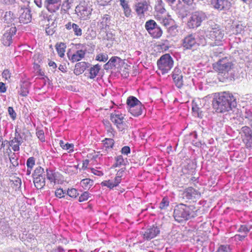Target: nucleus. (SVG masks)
<instances>
[{"label": "nucleus", "mask_w": 252, "mask_h": 252, "mask_svg": "<svg viewBox=\"0 0 252 252\" xmlns=\"http://www.w3.org/2000/svg\"><path fill=\"white\" fill-rule=\"evenodd\" d=\"M236 99L230 93H215L212 100V106L217 113H223L232 110L236 105Z\"/></svg>", "instance_id": "f257e3e1"}, {"label": "nucleus", "mask_w": 252, "mask_h": 252, "mask_svg": "<svg viewBox=\"0 0 252 252\" xmlns=\"http://www.w3.org/2000/svg\"><path fill=\"white\" fill-rule=\"evenodd\" d=\"M197 210L194 205L187 206L180 204L175 207L173 216L178 222L193 218L196 215Z\"/></svg>", "instance_id": "f03ea898"}, {"label": "nucleus", "mask_w": 252, "mask_h": 252, "mask_svg": "<svg viewBox=\"0 0 252 252\" xmlns=\"http://www.w3.org/2000/svg\"><path fill=\"white\" fill-rule=\"evenodd\" d=\"M207 36L214 42L216 45H220L222 44L224 33L220 26L214 24L208 28Z\"/></svg>", "instance_id": "7ed1b4c3"}, {"label": "nucleus", "mask_w": 252, "mask_h": 252, "mask_svg": "<svg viewBox=\"0 0 252 252\" xmlns=\"http://www.w3.org/2000/svg\"><path fill=\"white\" fill-rule=\"evenodd\" d=\"M173 60L169 54H165L160 57L157 62L158 69L162 74L167 73L172 68Z\"/></svg>", "instance_id": "20e7f679"}, {"label": "nucleus", "mask_w": 252, "mask_h": 252, "mask_svg": "<svg viewBox=\"0 0 252 252\" xmlns=\"http://www.w3.org/2000/svg\"><path fill=\"white\" fill-rule=\"evenodd\" d=\"M206 42L204 39L201 41H198L195 35L193 34H190L185 36L182 40V45L184 48L186 50H191L193 48L199 46H205Z\"/></svg>", "instance_id": "39448f33"}, {"label": "nucleus", "mask_w": 252, "mask_h": 252, "mask_svg": "<svg viewBox=\"0 0 252 252\" xmlns=\"http://www.w3.org/2000/svg\"><path fill=\"white\" fill-rule=\"evenodd\" d=\"M110 120L120 131H123L127 129L124 114L115 111L111 114Z\"/></svg>", "instance_id": "423d86ee"}, {"label": "nucleus", "mask_w": 252, "mask_h": 252, "mask_svg": "<svg viewBox=\"0 0 252 252\" xmlns=\"http://www.w3.org/2000/svg\"><path fill=\"white\" fill-rule=\"evenodd\" d=\"M232 62L227 61L225 59H220L213 64V69L218 73L225 74L229 72L233 67Z\"/></svg>", "instance_id": "0eeeda50"}, {"label": "nucleus", "mask_w": 252, "mask_h": 252, "mask_svg": "<svg viewBox=\"0 0 252 252\" xmlns=\"http://www.w3.org/2000/svg\"><path fill=\"white\" fill-rule=\"evenodd\" d=\"M17 31L15 26L10 27L9 26L4 29L1 40L4 46H8L12 43V37Z\"/></svg>", "instance_id": "6e6552de"}, {"label": "nucleus", "mask_w": 252, "mask_h": 252, "mask_svg": "<svg viewBox=\"0 0 252 252\" xmlns=\"http://www.w3.org/2000/svg\"><path fill=\"white\" fill-rule=\"evenodd\" d=\"M204 16L202 14L195 12L191 14L188 22V26L190 29H194L199 27L203 20Z\"/></svg>", "instance_id": "1a4fd4ad"}, {"label": "nucleus", "mask_w": 252, "mask_h": 252, "mask_svg": "<svg viewBox=\"0 0 252 252\" xmlns=\"http://www.w3.org/2000/svg\"><path fill=\"white\" fill-rule=\"evenodd\" d=\"M159 233V228L157 226L153 225L142 232V235L143 239L149 241L157 236Z\"/></svg>", "instance_id": "9d476101"}, {"label": "nucleus", "mask_w": 252, "mask_h": 252, "mask_svg": "<svg viewBox=\"0 0 252 252\" xmlns=\"http://www.w3.org/2000/svg\"><path fill=\"white\" fill-rule=\"evenodd\" d=\"M213 7L220 11H226L231 7V3L228 0H211Z\"/></svg>", "instance_id": "9b49d317"}, {"label": "nucleus", "mask_w": 252, "mask_h": 252, "mask_svg": "<svg viewBox=\"0 0 252 252\" xmlns=\"http://www.w3.org/2000/svg\"><path fill=\"white\" fill-rule=\"evenodd\" d=\"M241 136L247 147L252 148V131L251 128L247 126L242 127Z\"/></svg>", "instance_id": "f8f14e48"}, {"label": "nucleus", "mask_w": 252, "mask_h": 252, "mask_svg": "<svg viewBox=\"0 0 252 252\" xmlns=\"http://www.w3.org/2000/svg\"><path fill=\"white\" fill-rule=\"evenodd\" d=\"M46 176L47 179L55 185L62 184L63 183L62 175L58 172H55L51 169H46Z\"/></svg>", "instance_id": "ddd939ff"}, {"label": "nucleus", "mask_w": 252, "mask_h": 252, "mask_svg": "<svg viewBox=\"0 0 252 252\" xmlns=\"http://www.w3.org/2000/svg\"><path fill=\"white\" fill-rule=\"evenodd\" d=\"M182 195L184 198L188 200H193L199 198L201 196V193L195 189L189 187L185 189Z\"/></svg>", "instance_id": "4468645a"}, {"label": "nucleus", "mask_w": 252, "mask_h": 252, "mask_svg": "<svg viewBox=\"0 0 252 252\" xmlns=\"http://www.w3.org/2000/svg\"><path fill=\"white\" fill-rule=\"evenodd\" d=\"M62 0H45L44 6L51 12L58 10L62 6Z\"/></svg>", "instance_id": "2eb2a0df"}, {"label": "nucleus", "mask_w": 252, "mask_h": 252, "mask_svg": "<svg viewBox=\"0 0 252 252\" xmlns=\"http://www.w3.org/2000/svg\"><path fill=\"white\" fill-rule=\"evenodd\" d=\"M158 4L155 7L156 12L155 14V18L156 20L160 22L161 20L165 17V9L163 5L162 0H157Z\"/></svg>", "instance_id": "dca6fc26"}, {"label": "nucleus", "mask_w": 252, "mask_h": 252, "mask_svg": "<svg viewBox=\"0 0 252 252\" xmlns=\"http://www.w3.org/2000/svg\"><path fill=\"white\" fill-rule=\"evenodd\" d=\"M149 5V1L144 0L138 2L135 5V12L138 16H144L145 13L148 10Z\"/></svg>", "instance_id": "f3484780"}, {"label": "nucleus", "mask_w": 252, "mask_h": 252, "mask_svg": "<svg viewBox=\"0 0 252 252\" xmlns=\"http://www.w3.org/2000/svg\"><path fill=\"white\" fill-rule=\"evenodd\" d=\"M174 82L178 88H181L183 86V76L181 70L175 68L172 73Z\"/></svg>", "instance_id": "a211bd4d"}, {"label": "nucleus", "mask_w": 252, "mask_h": 252, "mask_svg": "<svg viewBox=\"0 0 252 252\" xmlns=\"http://www.w3.org/2000/svg\"><path fill=\"white\" fill-rule=\"evenodd\" d=\"M20 14L19 21L21 23L27 24L32 20L31 10L28 8H21L19 11Z\"/></svg>", "instance_id": "6ab92c4d"}, {"label": "nucleus", "mask_w": 252, "mask_h": 252, "mask_svg": "<svg viewBox=\"0 0 252 252\" xmlns=\"http://www.w3.org/2000/svg\"><path fill=\"white\" fill-rule=\"evenodd\" d=\"M85 55V52L83 50H78L72 55L67 53L68 58L73 63L81 60L84 58Z\"/></svg>", "instance_id": "aec40b11"}, {"label": "nucleus", "mask_w": 252, "mask_h": 252, "mask_svg": "<svg viewBox=\"0 0 252 252\" xmlns=\"http://www.w3.org/2000/svg\"><path fill=\"white\" fill-rule=\"evenodd\" d=\"M16 19V16L14 15L13 12L10 11L5 12L2 17L3 22L10 25L11 27L15 26L14 22Z\"/></svg>", "instance_id": "412c9836"}, {"label": "nucleus", "mask_w": 252, "mask_h": 252, "mask_svg": "<svg viewBox=\"0 0 252 252\" xmlns=\"http://www.w3.org/2000/svg\"><path fill=\"white\" fill-rule=\"evenodd\" d=\"M76 11L78 15L80 16L84 20L87 19L90 14V11L88 8L80 4L76 7Z\"/></svg>", "instance_id": "4be33fe9"}, {"label": "nucleus", "mask_w": 252, "mask_h": 252, "mask_svg": "<svg viewBox=\"0 0 252 252\" xmlns=\"http://www.w3.org/2000/svg\"><path fill=\"white\" fill-rule=\"evenodd\" d=\"M143 108V106L141 102H140L139 103L134 105L133 107H129L128 111L131 113L132 115L137 117L141 115Z\"/></svg>", "instance_id": "5701e85b"}, {"label": "nucleus", "mask_w": 252, "mask_h": 252, "mask_svg": "<svg viewBox=\"0 0 252 252\" xmlns=\"http://www.w3.org/2000/svg\"><path fill=\"white\" fill-rule=\"evenodd\" d=\"M87 67L88 64L86 62H81L78 63L75 65L74 73L76 75H80L84 72Z\"/></svg>", "instance_id": "b1692460"}, {"label": "nucleus", "mask_w": 252, "mask_h": 252, "mask_svg": "<svg viewBox=\"0 0 252 252\" xmlns=\"http://www.w3.org/2000/svg\"><path fill=\"white\" fill-rule=\"evenodd\" d=\"M120 5L122 7L124 15L126 17H129L131 15V10L128 5L127 1L120 0Z\"/></svg>", "instance_id": "393cba45"}, {"label": "nucleus", "mask_w": 252, "mask_h": 252, "mask_svg": "<svg viewBox=\"0 0 252 252\" xmlns=\"http://www.w3.org/2000/svg\"><path fill=\"white\" fill-rule=\"evenodd\" d=\"M33 182L35 186L37 189H41L43 186H45V174L40 175L39 176H37V177H34L33 178Z\"/></svg>", "instance_id": "a878e982"}, {"label": "nucleus", "mask_w": 252, "mask_h": 252, "mask_svg": "<svg viewBox=\"0 0 252 252\" xmlns=\"http://www.w3.org/2000/svg\"><path fill=\"white\" fill-rule=\"evenodd\" d=\"M93 185L94 181L89 178H85L80 181L81 186L85 190H89Z\"/></svg>", "instance_id": "bb28decb"}, {"label": "nucleus", "mask_w": 252, "mask_h": 252, "mask_svg": "<svg viewBox=\"0 0 252 252\" xmlns=\"http://www.w3.org/2000/svg\"><path fill=\"white\" fill-rule=\"evenodd\" d=\"M100 69V66L98 64H95L91 67L90 69V78L91 79L94 78L97 75Z\"/></svg>", "instance_id": "cd10ccee"}, {"label": "nucleus", "mask_w": 252, "mask_h": 252, "mask_svg": "<svg viewBox=\"0 0 252 252\" xmlns=\"http://www.w3.org/2000/svg\"><path fill=\"white\" fill-rule=\"evenodd\" d=\"M158 26L156 22L153 20H149L147 21L145 25L146 30L148 31L149 33L153 31L156 27Z\"/></svg>", "instance_id": "c85d7f7f"}, {"label": "nucleus", "mask_w": 252, "mask_h": 252, "mask_svg": "<svg viewBox=\"0 0 252 252\" xmlns=\"http://www.w3.org/2000/svg\"><path fill=\"white\" fill-rule=\"evenodd\" d=\"M22 144L18 141H16L14 138L9 141V146L14 152H19L20 151V146Z\"/></svg>", "instance_id": "c756f323"}, {"label": "nucleus", "mask_w": 252, "mask_h": 252, "mask_svg": "<svg viewBox=\"0 0 252 252\" xmlns=\"http://www.w3.org/2000/svg\"><path fill=\"white\" fill-rule=\"evenodd\" d=\"M153 30V31L149 33L153 38H158L161 36L162 34V31L159 27L157 26Z\"/></svg>", "instance_id": "7c9ffc66"}, {"label": "nucleus", "mask_w": 252, "mask_h": 252, "mask_svg": "<svg viewBox=\"0 0 252 252\" xmlns=\"http://www.w3.org/2000/svg\"><path fill=\"white\" fill-rule=\"evenodd\" d=\"M140 102H141L136 97L133 96H129L126 100V103L128 108L130 107H133Z\"/></svg>", "instance_id": "2f4dec72"}, {"label": "nucleus", "mask_w": 252, "mask_h": 252, "mask_svg": "<svg viewBox=\"0 0 252 252\" xmlns=\"http://www.w3.org/2000/svg\"><path fill=\"white\" fill-rule=\"evenodd\" d=\"M125 170V168H124V169L122 168L117 172L114 181V183L115 184V185H116V187L118 186L119 184L121 183L122 180V177Z\"/></svg>", "instance_id": "473e14b6"}, {"label": "nucleus", "mask_w": 252, "mask_h": 252, "mask_svg": "<svg viewBox=\"0 0 252 252\" xmlns=\"http://www.w3.org/2000/svg\"><path fill=\"white\" fill-rule=\"evenodd\" d=\"M102 142L106 149L112 148L114 145V141L112 138H105Z\"/></svg>", "instance_id": "72a5a7b5"}, {"label": "nucleus", "mask_w": 252, "mask_h": 252, "mask_svg": "<svg viewBox=\"0 0 252 252\" xmlns=\"http://www.w3.org/2000/svg\"><path fill=\"white\" fill-rule=\"evenodd\" d=\"M24 135V133H20L18 132L17 129H15L14 137H13L16 141H19L21 144H22L24 140H26L25 137H24L23 136Z\"/></svg>", "instance_id": "f704fd0d"}, {"label": "nucleus", "mask_w": 252, "mask_h": 252, "mask_svg": "<svg viewBox=\"0 0 252 252\" xmlns=\"http://www.w3.org/2000/svg\"><path fill=\"white\" fill-rule=\"evenodd\" d=\"M101 185L103 187H107L110 189H112L114 187H116V185L114 183V182L109 180L106 181H103L101 183Z\"/></svg>", "instance_id": "c9c22d12"}, {"label": "nucleus", "mask_w": 252, "mask_h": 252, "mask_svg": "<svg viewBox=\"0 0 252 252\" xmlns=\"http://www.w3.org/2000/svg\"><path fill=\"white\" fill-rule=\"evenodd\" d=\"M67 194L71 198H76L78 195L79 193L76 189L71 188L67 190Z\"/></svg>", "instance_id": "e433bc0d"}, {"label": "nucleus", "mask_w": 252, "mask_h": 252, "mask_svg": "<svg viewBox=\"0 0 252 252\" xmlns=\"http://www.w3.org/2000/svg\"><path fill=\"white\" fill-rule=\"evenodd\" d=\"M115 163L114 166L115 167L120 166L124 164V159L122 156L120 155L115 158Z\"/></svg>", "instance_id": "4c0bfd02"}, {"label": "nucleus", "mask_w": 252, "mask_h": 252, "mask_svg": "<svg viewBox=\"0 0 252 252\" xmlns=\"http://www.w3.org/2000/svg\"><path fill=\"white\" fill-rule=\"evenodd\" d=\"M72 28L76 35L80 36L82 35V30L79 28V26L75 23H73L72 24Z\"/></svg>", "instance_id": "58836bf2"}, {"label": "nucleus", "mask_w": 252, "mask_h": 252, "mask_svg": "<svg viewBox=\"0 0 252 252\" xmlns=\"http://www.w3.org/2000/svg\"><path fill=\"white\" fill-rule=\"evenodd\" d=\"M168 33L171 36L177 35L179 32L177 27L171 26L168 30Z\"/></svg>", "instance_id": "ea45409f"}, {"label": "nucleus", "mask_w": 252, "mask_h": 252, "mask_svg": "<svg viewBox=\"0 0 252 252\" xmlns=\"http://www.w3.org/2000/svg\"><path fill=\"white\" fill-rule=\"evenodd\" d=\"M56 49L59 55L62 58L63 57V43L60 42L57 43L56 45Z\"/></svg>", "instance_id": "a19ab883"}, {"label": "nucleus", "mask_w": 252, "mask_h": 252, "mask_svg": "<svg viewBox=\"0 0 252 252\" xmlns=\"http://www.w3.org/2000/svg\"><path fill=\"white\" fill-rule=\"evenodd\" d=\"M35 158L34 157H30L27 160V166L28 168L32 169L35 165Z\"/></svg>", "instance_id": "79ce46f5"}, {"label": "nucleus", "mask_w": 252, "mask_h": 252, "mask_svg": "<svg viewBox=\"0 0 252 252\" xmlns=\"http://www.w3.org/2000/svg\"><path fill=\"white\" fill-rule=\"evenodd\" d=\"M108 59L106 54H99L96 57V60L99 62H106Z\"/></svg>", "instance_id": "37998d69"}, {"label": "nucleus", "mask_w": 252, "mask_h": 252, "mask_svg": "<svg viewBox=\"0 0 252 252\" xmlns=\"http://www.w3.org/2000/svg\"><path fill=\"white\" fill-rule=\"evenodd\" d=\"M230 248L229 245H220L217 252H230Z\"/></svg>", "instance_id": "c03bdc74"}, {"label": "nucleus", "mask_w": 252, "mask_h": 252, "mask_svg": "<svg viewBox=\"0 0 252 252\" xmlns=\"http://www.w3.org/2000/svg\"><path fill=\"white\" fill-rule=\"evenodd\" d=\"M44 173V169L41 167L39 166L37 167L34 171L33 174H32L33 178L36 177V176H39L41 175H43Z\"/></svg>", "instance_id": "a18cd8bd"}, {"label": "nucleus", "mask_w": 252, "mask_h": 252, "mask_svg": "<svg viewBox=\"0 0 252 252\" xmlns=\"http://www.w3.org/2000/svg\"><path fill=\"white\" fill-rule=\"evenodd\" d=\"M90 197V194L88 191L84 192L79 198V202H83L87 200Z\"/></svg>", "instance_id": "49530a36"}, {"label": "nucleus", "mask_w": 252, "mask_h": 252, "mask_svg": "<svg viewBox=\"0 0 252 252\" xmlns=\"http://www.w3.org/2000/svg\"><path fill=\"white\" fill-rule=\"evenodd\" d=\"M107 131L108 136L110 137H113L114 136L115 131L109 123H108Z\"/></svg>", "instance_id": "de8ad7c7"}, {"label": "nucleus", "mask_w": 252, "mask_h": 252, "mask_svg": "<svg viewBox=\"0 0 252 252\" xmlns=\"http://www.w3.org/2000/svg\"><path fill=\"white\" fill-rule=\"evenodd\" d=\"M8 113L11 118L13 120H15L17 117V114L12 107H8Z\"/></svg>", "instance_id": "09e8293b"}, {"label": "nucleus", "mask_w": 252, "mask_h": 252, "mask_svg": "<svg viewBox=\"0 0 252 252\" xmlns=\"http://www.w3.org/2000/svg\"><path fill=\"white\" fill-rule=\"evenodd\" d=\"M64 150L67 151L68 153L73 152L74 151V144L72 143H66L64 145Z\"/></svg>", "instance_id": "8fccbe9b"}, {"label": "nucleus", "mask_w": 252, "mask_h": 252, "mask_svg": "<svg viewBox=\"0 0 252 252\" xmlns=\"http://www.w3.org/2000/svg\"><path fill=\"white\" fill-rule=\"evenodd\" d=\"M73 0H65L64 1V7H66V9L64 8V11H67L73 6Z\"/></svg>", "instance_id": "3c124183"}, {"label": "nucleus", "mask_w": 252, "mask_h": 252, "mask_svg": "<svg viewBox=\"0 0 252 252\" xmlns=\"http://www.w3.org/2000/svg\"><path fill=\"white\" fill-rule=\"evenodd\" d=\"M169 205V201L167 199L163 198L159 204V208L161 209H165Z\"/></svg>", "instance_id": "603ef678"}, {"label": "nucleus", "mask_w": 252, "mask_h": 252, "mask_svg": "<svg viewBox=\"0 0 252 252\" xmlns=\"http://www.w3.org/2000/svg\"><path fill=\"white\" fill-rule=\"evenodd\" d=\"M36 134L37 137L41 141L44 142L45 141L44 132L43 130H37Z\"/></svg>", "instance_id": "864d4df0"}, {"label": "nucleus", "mask_w": 252, "mask_h": 252, "mask_svg": "<svg viewBox=\"0 0 252 252\" xmlns=\"http://www.w3.org/2000/svg\"><path fill=\"white\" fill-rule=\"evenodd\" d=\"M250 229L246 225H241L238 229V231L241 233H244L245 235H247L249 232Z\"/></svg>", "instance_id": "5fc2aeb1"}, {"label": "nucleus", "mask_w": 252, "mask_h": 252, "mask_svg": "<svg viewBox=\"0 0 252 252\" xmlns=\"http://www.w3.org/2000/svg\"><path fill=\"white\" fill-rule=\"evenodd\" d=\"M120 59L119 57L116 56L112 57L110 59L107 63H109L111 66H115V63L118 60H120Z\"/></svg>", "instance_id": "6e6d98bb"}, {"label": "nucleus", "mask_w": 252, "mask_h": 252, "mask_svg": "<svg viewBox=\"0 0 252 252\" xmlns=\"http://www.w3.org/2000/svg\"><path fill=\"white\" fill-rule=\"evenodd\" d=\"M162 25L165 27L168 26L170 25V20L166 16L164 17L159 22Z\"/></svg>", "instance_id": "4d7b16f0"}, {"label": "nucleus", "mask_w": 252, "mask_h": 252, "mask_svg": "<svg viewBox=\"0 0 252 252\" xmlns=\"http://www.w3.org/2000/svg\"><path fill=\"white\" fill-rule=\"evenodd\" d=\"M55 195L57 197L60 198L63 197V189L61 188V187L58 188L56 190Z\"/></svg>", "instance_id": "13d9d810"}, {"label": "nucleus", "mask_w": 252, "mask_h": 252, "mask_svg": "<svg viewBox=\"0 0 252 252\" xmlns=\"http://www.w3.org/2000/svg\"><path fill=\"white\" fill-rule=\"evenodd\" d=\"M2 76L5 80H8L10 78L11 74L8 69H5L2 72Z\"/></svg>", "instance_id": "bf43d9fd"}, {"label": "nucleus", "mask_w": 252, "mask_h": 252, "mask_svg": "<svg viewBox=\"0 0 252 252\" xmlns=\"http://www.w3.org/2000/svg\"><path fill=\"white\" fill-rule=\"evenodd\" d=\"M29 94V91L28 89L23 86L21 87V91H20V94L23 96H27L28 94Z\"/></svg>", "instance_id": "052dcab7"}, {"label": "nucleus", "mask_w": 252, "mask_h": 252, "mask_svg": "<svg viewBox=\"0 0 252 252\" xmlns=\"http://www.w3.org/2000/svg\"><path fill=\"white\" fill-rule=\"evenodd\" d=\"M112 0H96L97 3L100 6L107 5Z\"/></svg>", "instance_id": "680f3d73"}, {"label": "nucleus", "mask_w": 252, "mask_h": 252, "mask_svg": "<svg viewBox=\"0 0 252 252\" xmlns=\"http://www.w3.org/2000/svg\"><path fill=\"white\" fill-rule=\"evenodd\" d=\"M121 152L122 154L125 155H127L130 152V149L129 147L126 146L122 148Z\"/></svg>", "instance_id": "e2e57ef3"}, {"label": "nucleus", "mask_w": 252, "mask_h": 252, "mask_svg": "<svg viewBox=\"0 0 252 252\" xmlns=\"http://www.w3.org/2000/svg\"><path fill=\"white\" fill-rule=\"evenodd\" d=\"M92 173H93L94 175H97L98 176H101L103 175V173L101 171H98L97 170H96L93 168H92L91 169Z\"/></svg>", "instance_id": "0e129e2a"}, {"label": "nucleus", "mask_w": 252, "mask_h": 252, "mask_svg": "<svg viewBox=\"0 0 252 252\" xmlns=\"http://www.w3.org/2000/svg\"><path fill=\"white\" fill-rule=\"evenodd\" d=\"M6 91L5 84L2 82H0V92L4 93Z\"/></svg>", "instance_id": "69168bd1"}, {"label": "nucleus", "mask_w": 252, "mask_h": 252, "mask_svg": "<svg viewBox=\"0 0 252 252\" xmlns=\"http://www.w3.org/2000/svg\"><path fill=\"white\" fill-rule=\"evenodd\" d=\"M48 65L49 66L52 67V68L53 69H55L57 67L56 63L54 62H53L51 61H49V62L48 63Z\"/></svg>", "instance_id": "338daca9"}, {"label": "nucleus", "mask_w": 252, "mask_h": 252, "mask_svg": "<svg viewBox=\"0 0 252 252\" xmlns=\"http://www.w3.org/2000/svg\"><path fill=\"white\" fill-rule=\"evenodd\" d=\"M182 1L186 4L190 5L193 3L194 0H182Z\"/></svg>", "instance_id": "774afa93"}]
</instances>
